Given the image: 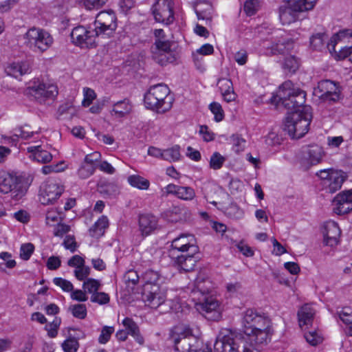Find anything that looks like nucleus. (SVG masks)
I'll list each match as a JSON object with an SVG mask.
<instances>
[{
  "label": "nucleus",
  "instance_id": "nucleus-12",
  "mask_svg": "<svg viewBox=\"0 0 352 352\" xmlns=\"http://www.w3.org/2000/svg\"><path fill=\"white\" fill-rule=\"evenodd\" d=\"M170 340L174 343V349L178 352H190V346L197 343V338L187 336L183 327H173L170 333Z\"/></svg>",
  "mask_w": 352,
  "mask_h": 352
},
{
  "label": "nucleus",
  "instance_id": "nucleus-7",
  "mask_svg": "<svg viewBox=\"0 0 352 352\" xmlns=\"http://www.w3.org/2000/svg\"><path fill=\"white\" fill-rule=\"evenodd\" d=\"M0 192L9 194L11 199L17 201L25 195L26 190L18 177L4 173L0 182Z\"/></svg>",
  "mask_w": 352,
  "mask_h": 352
},
{
  "label": "nucleus",
  "instance_id": "nucleus-51",
  "mask_svg": "<svg viewBox=\"0 0 352 352\" xmlns=\"http://www.w3.org/2000/svg\"><path fill=\"white\" fill-rule=\"evenodd\" d=\"M209 109L214 116L216 122H221L224 118V111L221 105L217 102H213L209 105Z\"/></svg>",
  "mask_w": 352,
  "mask_h": 352
},
{
  "label": "nucleus",
  "instance_id": "nucleus-56",
  "mask_svg": "<svg viewBox=\"0 0 352 352\" xmlns=\"http://www.w3.org/2000/svg\"><path fill=\"white\" fill-rule=\"evenodd\" d=\"M124 278L128 287H133L138 283L140 277L136 271L131 270L125 273Z\"/></svg>",
  "mask_w": 352,
  "mask_h": 352
},
{
  "label": "nucleus",
  "instance_id": "nucleus-60",
  "mask_svg": "<svg viewBox=\"0 0 352 352\" xmlns=\"http://www.w3.org/2000/svg\"><path fill=\"white\" fill-rule=\"evenodd\" d=\"M63 245L71 252H74L77 250L78 245L75 240L74 236L67 235L63 242Z\"/></svg>",
  "mask_w": 352,
  "mask_h": 352
},
{
  "label": "nucleus",
  "instance_id": "nucleus-5",
  "mask_svg": "<svg viewBox=\"0 0 352 352\" xmlns=\"http://www.w3.org/2000/svg\"><path fill=\"white\" fill-rule=\"evenodd\" d=\"M277 96L281 104L288 110H295L305 102V92L294 87L290 80L283 82L278 89Z\"/></svg>",
  "mask_w": 352,
  "mask_h": 352
},
{
  "label": "nucleus",
  "instance_id": "nucleus-3",
  "mask_svg": "<svg viewBox=\"0 0 352 352\" xmlns=\"http://www.w3.org/2000/svg\"><path fill=\"white\" fill-rule=\"evenodd\" d=\"M144 101L147 109L165 113L172 107L173 98L166 85L158 84L151 87L144 95Z\"/></svg>",
  "mask_w": 352,
  "mask_h": 352
},
{
  "label": "nucleus",
  "instance_id": "nucleus-21",
  "mask_svg": "<svg viewBox=\"0 0 352 352\" xmlns=\"http://www.w3.org/2000/svg\"><path fill=\"white\" fill-rule=\"evenodd\" d=\"M352 43V32L349 29H344L333 34L327 44L330 52L338 54L341 46Z\"/></svg>",
  "mask_w": 352,
  "mask_h": 352
},
{
  "label": "nucleus",
  "instance_id": "nucleus-14",
  "mask_svg": "<svg viewBox=\"0 0 352 352\" xmlns=\"http://www.w3.org/2000/svg\"><path fill=\"white\" fill-rule=\"evenodd\" d=\"M64 190V186L60 183L55 180H49L40 190L39 201L43 205L53 204Z\"/></svg>",
  "mask_w": 352,
  "mask_h": 352
},
{
  "label": "nucleus",
  "instance_id": "nucleus-32",
  "mask_svg": "<svg viewBox=\"0 0 352 352\" xmlns=\"http://www.w3.org/2000/svg\"><path fill=\"white\" fill-rule=\"evenodd\" d=\"M315 315V310L308 304H305L301 307L298 311V318L299 325L301 328L303 326L311 324Z\"/></svg>",
  "mask_w": 352,
  "mask_h": 352
},
{
  "label": "nucleus",
  "instance_id": "nucleus-27",
  "mask_svg": "<svg viewBox=\"0 0 352 352\" xmlns=\"http://www.w3.org/2000/svg\"><path fill=\"white\" fill-rule=\"evenodd\" d=\"M217 86L221 91L223 100L227 102L234 101L236 95L234 91L232 81L228 78H220Z\"/></svg>",
  "mask_w": 352,
  "mask_h": 352
},
{
  "label": "nucleus",
  "instance_id": "nucleus-58",
  "mask_svg": "<svg viewBox=\"0 0 352 352\" xmlns=\"http://www.w3.org/2000/svg\"><path fill=\"white\" fill-rule=\"evenodd\" d=\"M114 332L113 327L104 326L101 331V333L98 338V342L100 344H106L109 340Z\"/></svg>",
  "mask_w": 352,
  "mask_h": 352
},
{
  "label": "nucleus",
  "instance_id": "nucleus-15",
  "mask_svg": "<svg viewBox=\"0 0 352 352\" xmlns=\"http://www.w3.org/2000/svg\"><path fill=\"white\" fill-rule=\"evenodd\" d=\"M197 309L209 320H219L221 318V309L217 300L212 296L204 298V302L196 304Z\"/></svg>",
  "mask_w": 352,
  "mask_h": 352
},
{
  "label": "nucleus",
  "instance_id": "nucleus-16",
  "mask_svg": "<svg viewBox=\"0 0 352 352\" xmlns=\"http://www.w3.org/2000/svg\"><path fill=\"white\" fill-rule=\"evenodd\" d=\"M171 42L166 38L155 39L153 45L151 48L152 58L157 63L164 65L170 61L168 54L170 52Z\"/></svg>",
  "mask_w": 352,
  "mask_h": 352
},
{
  "label": "nucleus",
  "instance_id": "nucleus-64",
  "mask_svg": "<svg viewBox=\"0 0 352 352\" xmlns=\"http://www.w3.org/2000/svg\"><path fill=\"white\" fill-rule=\"evenodd\" d=\"M34 247L32 243H25L21 245L20 249V256L23 260H28L32 254Z\"/></svg>",
  "mask_w": 352,
  "mask_h": 352
},
{
  "label": "nucleus",
  "instance_id": "nucleus-63",
  "mask_svg": "<svg viewBox=\"0 0 352 352\" xmlns=\"http://www.w3.org/2000/svg\"><path fill=\"white\" fill-rule=\"evenodd\" d=\"M91 301L92 302L98 303L99 305L107 304L109 302V296L104 292H96L91 296Z\"/></svg>",
  "mask_w": 352,
  "mask_h": 352
},
{
  "label": "nucleus",
  "instance_id": "nucleus-20",
  "mask_svg": "<svg viewBox=\"0 0 352 352\" xmlns=\"http://www.w3.org/2000/svg\"><path fill=\"white\" fill-rule=\"evenodd\" d=\"M352 43V32L349 29H344L333 34L327 44L330 52L338 54L341 46Z\"/></svg>",
  "mask_w": 352,
  "mask_h": 352
},
{
  "label": "nucleus",
  "instance_id": "nucleus-19",
  "mask_svg": "<svg viewBox=\"0 0 352 352\" xmlns=\"http://www.w3.org/2000/svg\"><path fill=\"white\" fill-rule=\"evenodd\" d=\"M333 211L338 214H344L352 210V190L342 191L333 200Z\"/></svg>",
  "mask_w": 352,
  "mask_h": 352
},
{
  "label": "nucleus",
  "instance_id": "nucleus-11",
  "mask_svg": "<svg viewBox=\"0 0 352 352\" xmlns=\"http://www.w3.org/2000/svg\"><path fill=\"white\" fill-rule=\"evenodd\" d=\"M173 0H157L152 7V13L156 22L169 25L174 21Z\"/></svg>",
  "mask_w": 352,
  "mask_h": 352
},
{
  "label": "nucleus",
  "instance_id": "nucleus-50",
  "mask_svg": "<svg viewBox=\"0 0 352 352\" xmlns=\"http://www.w3.org/2000/svg\"><path fill=\"white\" fill-rule=\"evenodd\" d=\"M170 212L177 215V217L175 219V221H185L190 216V211L184 207L174 206L172 208Z\"/></svg>",
  "mask_w": 352,
  "mask_h": 352
},
{
  "label": "nucleus",
  "instance_id": "nucleus-22",
  "mask_svg": "<svg viewBox=\"0 0 352 352\" xmlns=\"http://www.w3.org/2000/svg\"><path fill=\"white\" fill-rule=\"evenodd\" d=\"M164 195H173L178 199L191 201L195 197V190L190 186H177L173 184L167 185L163 190Z\"/></svg>",
  "mask_w": 352,
  "mask_h": 352
},
{
  "label": "nucleus",
  "instance_id": "nucleus-48",
  "mask_svg": "<svg viewBox=\"0 0 352 352\" xmlns=\"http://www.w3.org/2000/svg\"><path fill=\"white\" fill-rule=\"evenodd\" d=\"M100 285L99 280L94 278H88L83 283L82 287L86 292L94 294L98 292Z\"/></svg>",
  "mask_w": 352,
  "mask_h": 352
},
{
  "label": "nucleus",
  "instance_id": "nucleus-6",
  "mask_svg": "<svg viewBox=\"0 0 352 352\" xmlns=\"http://www.w3.org/2000/svg\"><path fill=\"white\" fill-rule=\"evenodd\" d=\"M72 43L81 48H92L96 46V40L100 36L95 28L82 25L75 27L71 32Z\"/></svg>",
  "mask_w": 352,
  "mask_h": 352
},
{
  "label": "nucleus",
  "instance_id": "nucleus-25",
  "mask_svg": "<svg viewBox=\"0 0 352 352\" xmlns=\"http://www.w3.org/2000/svg\"><path fill=\"white\" fill-rule=\"evenodd\" d=\"M5 71L8 76L17 78L23 75L30 73L31 71V66L30 63L27 60L14 62L8 64L6 66Z\"/></svg>",
  "mask_w": 352,
  "mask_h": 352
},
{
  "label": "nucleus",
  "instance_id": "nucleus-23",
  "mask_svg": "<svg viewBox=\"0 0 352 352\" xmlns=\"http://www.w3.org/2000/svg\"><path fill=\"white\" fill-rule=\"evenodd\" d=\"M340 234L341 230L336 222L329 221L325 223L323 235L324 242L327 245L331 247L336 245L339 241Z\"/></svg>",
  "mask_w": 352,
  "mask_h": 352
},
{
  "label": "nucleus",
  "instance_id": "nucleus-57",
  "mask_svg": "<svg viewBox=\"0 0 352 352\" xmlns=\"http://www.w3.org/2000/svg\"><path fill=\"white\" fill-rule=\"evenodd\" d=\"M325 38L326 35L323 33H318L315 35H313L310 38L311 45L315 50H320L324 45Z\"/></svg>",
  "mask_w": 352,
  "mask_h": 352
},
{
  "label": "nucleus",
  "instance_id": "nucleus-17",
  "mask_svg": "<svg viewBox=\"0 0 352 352\" xmlns=\"http://www.w3.org/2000/svg\"><path fill=\"white\" fill-rule=\"evenodd\" d=\"M159 229V220L156 216L150 213L139 215L138 230L142 237L150 236Z\"/></svg>",
  "mask_w": 352,
  "mask_h": 352
},
{
  "label": "nucleus",
  "instance_id": "nucleus-41",
  "mask_svg": "<svg viewBox=\"0 0 352 352\" xmlns=\"http://www.w3.org/2000/svg\"><path fill=\"white\" fill-rule=\"evenodd\" d=\"M224 213L233 219H240L243 217L244 212L236 204H231L224 210Z\"/></svg>",
  "mask_w": 352,
  "mask_h": 352
},
{
  "label": "nucleus",
  "instance_id": "nucleus-39",
  "mask_svg": "<svg viewBox=\"0 0 352 352\" xmlns=\"http://www.w3.org/2000/svg\"><path fill=\"white\" fill-rule=\"evenodd\" d=\"M339 318L343 323L342 327L346 335L352 336V314L345 309L338 312Z\"/></svg>",
  "mask_w": 352,
  "mask_h": 352
},
{
  "label": "nucleus",
  "instance_id": "nucleus-36",
  "mask_svg": "<svg viewBox=\"0 0 352 352\" xmlns=\"http://www.w3.org/2000/svg\"><path fill=\"white\" fill-rule=\"evenodd\" d=\"M212 289V283L208 278L198 277L195 282L194 287L192 289V294L195 296L200 294L204 296L208 294Z\"/></svg>",
  "mask_w": 352,
  "mask_h": 352
},
{
  "label": "nucleus",
  "instance_id": "nucleus-8",
  "mask_svg": "<svg viewBox=\"0 0 352 352\" xmlns=\"http://www.w3.org/2000/svg\"><path fill=\"white\" fill-rule=\"evenodd\" d=\"M94 28L99 35L111 36L117 28V18L112 10L100 12L94 21Z\"/></svg>",
  "mask_w": 352,
  "mask_h": 352
},
{
  "label": "nucleus",
  "instance_id": "nucleus-43",
  "mask_svg": "<svg viewBox=\"0 0 352 352\" xmlns=\"http://www.w3.org/2000/svg\"><path fill=\"white\" fill-rule=\"evenodd\" d=\"M226 157L219 152H214L210 157L209 166L211 169L219 170L221 168L226 162Z\"/></svg>",
  "mask_w": 352,
  "mask_h": 352
},
{
  "label": "nucleus",
  "instance_id": "nucleus-59",
  "mask_svg": "<svg viewBox=\"0 0 352 352\" xmlns=\"http://www.w3.org/2000/svg\"><path fill=\"white\" fill-rule=\"evenodd\" d=\"M258 0H246L244 4V11L248 15L252 16L258 10Z\"/></svg>",
  "mask_w": 352,
  "mask_h": 352
},
{
  "label": "nucleus",
  "instance_id": "nucleus-46",
  "mask_svg": "<svg viewBox=\"0 0 352 352\" xmlns=\"http://www.w3.org/2000/svg\"><path fill=\"white\" fill-rule=\"evenodd\" d=\"M46 223L49 226H53L54 223H58L63 220L61 213L57 209L50 208L46 212Z\"/></svg>",
  "mask_w": 352,
  "mask_h": 352
},
{
  "label": "nucleus",
  "instance_id": "nucleus-49",
  "mask_svg": "<svg viewBox=\"0 0 352 352\" xmlns=\"http://www.w3.org/2000/svg\"><path fill=\"white\" fill-rule=\"evenodd\" d=\"M69 309L75 318L84 319L87 316V308L83 304L71 305Z\"/></svg>",
  "mask_w": 352,
  "mask_h": 352
},
{
  "label": "nucleus",
  "instance_id": "nucleus-4",
  "mask_svg": "<svg viewBox=\"0 0 352 352\" xmlns=\"http://www.w3.org/2000/svg\"><path fill=\"white\" fill-rule=\"evenodd\" d=\"M24 45L35 53L43 54L54 44L52 35L46 30L32 27L23 35Z\"/></svg>",
  "mask_w": 352,
  "mask_h": 352
},
{
  "label": "nucleus",
  "instance_id": "nucleus-28",
  "mask_svg": "<svg viewBox=\"0 0 352 352\" xmlns=\"http://www.w3.org/2000/svg\"><path fill=\"white\" fill-rule=\"evenodd\" d=\"M307 155L305 157L308 167L321 162L324 155V151L319 145H311L307 148Z\"/></svg>",
  "mask_w": 352,
  "mask_h": 352
},
{
  "label": "nucleus",
  "instance_id": "nucleus-45",
  "mask_svg": "<svg viewBox=\"0 0 352 352\" xmlns=\"http://www.w3.org/2000/svg\"><path fill=\"white\" fill-rule=\"evenodd\" d=\"M299 60L295 56H289L285 58L283 68L289 72L294 73L299 67Z\"/></svg>",
  "mask_w": 352,
  "mask_h": 352
},
{
  "label": "nucleus",
  "instance_id": "nucleus-34",
  "mask_svg": "<svg viewBox=\"0 0 352 352\" xmlns=\"http://www.w3.org/2000/svg\"><path fill=\"white\" fill-rule=\"evenodd\" d=\"M109 227V219L106 216H102L89 228V235L92 237L99 238L102 236L105 230Z\"/></svg>",
  "mask_w": 352,
  "mask_h": 352
},
{
  "label": "nucleus",
  "instance_id": "nucleus-52",
  "mask_svg": "<svg viewBox=\"0 0 352 352\" xmlns=\"http://www.w3.org/2000/svg\"><path fill=\"white\" fill-rule=\"evenodd\" d=\"M34 135L29 126H23L16 128L14 130L13 137L21 138L24 140L30 138Z\"/></svg>",
  "mask_w": 352,
  "mask_h": 352
},
{
  "label": "nucleus",
  "instance_id": "nucleus-40",
  "mask_svg": "<svg viewBox=\"0 0 352 352\" xmlns=\"http://www.w3.org/2000/svg\"><path fill=\"white\" fill-rule=\"evenodd\" d=\"M128 182L133 187H135L141 190H146L149 187V182L148 180L143 178L140 175H131L128 177Z\"/></svg>",
  "mask_w": 352,
  "mask_h": 352
},
{
  "label": "nucleus",
  "instance_id": "nucleus-29",
  "mask_svg": "<svg viewBox=\"0 0 352 352\" xmlns=\"http://www.w3.org/2000/svg\"><path fill=\"white\" fill-rule=\"evenodd\" d=\"M195 254H190V252L177 254L173 256L177 265L185 272L192 271L196 264V258L194 255Z\"/></svg>",
  "mask_w": 352,
  "mask_h": 352
},
{
  "label": "nucleus",
  "instance_id": "nucleus-61",
  "mask_svg": "<svg viewBox=\"0 0 352 352\" xmlns=\"http://www.w3.org/2000/svg\"><path fill=\"white\" fill-rule=\"evenodd\" d=\"M54 283L60 287L64 292H69L74 289L72 283L62 278H54L53 279Z\"/></svg>",
  "mask_w": 352,
  "mask_h": 352
},
{
  "label": "nucleus",
  "instance_id": "nucleus-10",
  "mask_svg": "<svg viewBox=\"0 0 352 352\" xmlns=\"http://www.w3.org/2000/svg\"><path fill=\"white\" fill-rule=\"evenodd\" d=\"M28 89L30 94L41 104L54 100L58 93L56 85L38 81L34 82Z\"/></svg>",
  "mask_w": 352,
  "mask_h": 352
},
{
  "label": "nucleus",
  "instance_id": "nucleus-37",
  "mask_svg": "<svg viewBox=\"0 0 352 352\" xmlns=\"http://www.w3.org/2000/svg\"><path fill=\"white\" fill-rule=\"evenodd\" d=\"M345 178L346 177L342 171L336 170L335 172H332L328 184L329 191L334 192L339 190L345 180Z\"/></svg>",
  "mask_w": 352,
  "mask_h": 352
},
{
  "label": "nucleus",
  "instance_id": "nucleus-26",
  "mask_svg": "<svg viewBox=\"0 0 352 352\" xmlns=\"http://www.w3.org/2000/svg\"><path fill=\"white\" fill-rule=\"evenodd\" d=\"M279 7V19L283 25H289L298 19V10H294V6L290 3Z\"/></svg>",
  "mask_w": 352,
  "mask_h": 352
},
{
  "label": "nucleus",
  "instance_id": "nucleus-2",
  "mask_svg": "<svg viewBox=\"0 0 352 352\" xmlns=\"http://www.w3.org/2000/svg\"><path fill=\"white\" fill-rule=\"evenodd\" d=\"M311 119L310 107H304L300 111L295 110L288 113L284 130L292 138L299 139L308 132Z\"/></svg>",
  "mask_w": 352,
  "mask_h": 352
},
{
  "label": "nucleus",
  "instance_id": "nucleus-55",
  "mask_svg": "<svg viewBox=\"0 0 352 352\" xmlns=\"http://www.w3.org/2000/svg\"><path fill=\"white\" fill-rule=\"evenodd\" d=\"M60 318H56L52 322L45 326V330L50 338H55L58 334V329L60 324Z\"/></svg>",
  "mask_w": 352,
  "mask_h": 352
},
{
  "label": "nucleus",
  "instance_id": "nucleus-62",
  "mask_svg": "<svg viewBox=\"0 0 352 352\" xmlns=\"http://www.w3.org/2000/svg\"><path fill=\"white\" fill-rule=\"evenodd\" d=\"M34 159L38 162L45 164L52 160V155L50 152L41 148L35 153Z\"/></svg>",
  "mask_w": 352,
  "mask_h": 352
},
{
  "label": "nucleus",
  "instance_id": "nucleus-35",
  "mask_svg": "<svg viewBox=\"0 0 352 352\" xmlns=\"http://www.w3.org/2000/svg\"><path fill=\"white\" fill-rule=\"evenodd\" d=\"M132 110V104L129 100L124 99L113 104L111 115H116L118 118H123L130 113Z\"/></svg>",
  "mask_w": 352,
  "mask_h": 352
},
{
  "label": "nucleus",
  "instance_id": "nucleus-42",
  "mask_svg": "<svg viewBox=\"0 0 352 352\" xmlns=\"http://www.w3.org/2000/svg\"><path fill=\"white\" fill-rule=\"evenodd\" d=\"M180 147L178 145H175L174 146L164 150V160H166L168 162H175L179 160L181 154H180Z\"/></svg>",
  "mask_w": 352,
  "mask_h": 352
},
{
  "label": "nucleus",
  "instance_id": "nucleus-18",
  "mask_svg": "<svg viewBox=\"0 0 352 352\" xmlns=\"http://www.w3.org/2000/svg\"><path fill=\"white\" fill-rule=\"evenodd\" d=\"M148 289L147 287L145 292H142V299L147 306L156 309L164 303L166 295L160 286H154L153 289L149 290Z\"/></svg>",
  "mask_w": 352,
  "mask_h": 352
},
{
  "label": "nucleus",
  "instance_id": "nucleus-38",
  "mask_svg": "<svg viewBox=\"0 0 352 352\" xmlns=\"http://www.w3.org/2000/svg\"><path fill=\"white\" fill-rule=\"evenodd\" d=\"M287 3H290L294 10L299 12L310 10L315 6L317 0H283Z\"/></svg>",
  "mask_w": 352,
  "mask_h": 352
},
{
  "label": "nucleus",
  "instance_id": "nucleus-30",
  "mask_svg": "<svg viewBox=\"0 0 352 352\" xmlns=\"http://www.w3.org/2000/svg\"><path fill=\"white\" fill-rule=\"evenodd\" d=\"M122 324L125 328V331L129 335H131L135 340L140 345L144 342V339L141 335L140 329L138 324L130 318H125Z\"/></svg>",
  "mask_w": 352,
  "mask_h": 352
},
{
  "label": "nucleus",
  "instance_id": "nucleus-13",
  "mask_svg": "<svg viewBox=\"0 0 352 352\" xmlns=\"http://www.w3.org/2000/svg\"><path fill=\"white\" fill-rule=\"evenodd\" d=\"M170 254L173 256L177 254L190 252V254L198 252V247L195 245V239L193 235L182 234L173 239L171 242Z\"/></svg>",
  "mask_w": 352,
  "mask_h": 352
},
{
  "label": "nucleus",
  "instance_id": "nucleus-1",
  "mask_svg": "<svg viewBox=\"0 0 352 352\" xmlns=\"http://www.w3.org/2000/svg\"><path fill=\"white\" fill-rule=\"evenodd\" d=\"M242 327L243 333H221L214 344L213 352H259L258 346L270 339V319L255 309H248L243 313Z\"/></svg>",
  "mask_w": 352,
  "mask_h": 352
},
{
  "label": "nucleus",
  "instance_id": "nucleus-33",
  "mask_svg": "<svg viewBox=\"0 0 352 352\" xmlns=\"http://www.w3.org/2000/svg\"><path fill=\"white\" fill-rule=\"evenodd\" d=\"M194 10L199 20H205L206 22L211 21L213 9L210 3H199L195 6Z\"/></svg>",
  "mask_w": 352,
  "mask_h": 352
},
{
  "label": "nucleus",
  "instance_id": "nucleus-47",
  "mask_svg": "<svg viewBox=\"0 0 352 352\" xmlns=\"http://www.w3.org/2000/svg\"><path fill=\"white\" fill-rule=\"evenodd\" d=\"M232 144V149L236 153L243 151L245 147V140L239 134H233L230 137Z\"/></svg>",
  "mask_w": 352,
  "mask_h": 352
},
{
  "label": "nucleus",
  "instance_id": "nucleus-44",
  "mask_svg": "<svg viewBox=\"0 0 352 352\" xmlns=\"http://www.w3.org/2000/svg\"><path fill=\"white\" fill-rule=\"evenodd\" d=\"M79 346L78 338L74 337H69L61 344L64 352H77Z\"/></svg>",
  "mask_w": 352,
  "mask_h": 352
},
{
  "label": "nucleus",
  "instance_id": "nucleus-54",
  "mask_svg": "<svg viewBox=\"0 0 352 352\" xmlns=\"http://www.w3.org/2000/svg\"><path fill=\"white\" fill-rule=\"evenodd\" d=\"M96 170V166L82 163L78 170V175L81 179H87L92 175Z\"/></svg>",
  "mask_w": 352,
  "mask_h": 352
},
{
  "label": "nucleus",
  "instance_id": "nucleus-53",
  "mask_svg": "<svg viewBox=\"0 0 352 352\" xmlns=\"http://www.w3.org/2000/svg\"><path fill=\"white\" fill-rule=\"evenodd\" d=\"M305 338L311 346H316L322 342V337L316 331H311L305 333Z\"/></svg>",
  "mask_w": 352,
  "mask_h": 352
},
{
  "label": "nucleus",
  "instance_id": "nucleus-9",
  "mask_svg": "<svg viewBox=\"0 0 352 352\" xmlns=\"http://www.w3.org/2000/svg\"><path fill=\"white\" fill-rule=\"evenodd\" d=\"M314 94L321 102L333 104L340 100V89L335 82L324 80L318 82L317 88L314 89Z\"/></svg>",
  "mask_w": 352,
  "mask_h": 352
},
{
  "label": "nucleus",
  "instance_id": "nucleus-24",
  "mask_svg": "<svg viewBox=\"0 0 352 352\" xmlns=\"http://www.w3.org/2000/svg\"><path fill=\"white\" fill-rule=\"evenodd\" d=\"M294 48V42L291 39L281 38L277 42L266 48L265 54L267 56H274L278 54L285 55L289 53Z\"/></svg>",
  "mask_w": 352,
  "mask_h": 352
},
{
  "label": "nucleus",
  "instance_id": "nucleus-31",
  "mask_svg": "<svg viewBox=\"0 0 352 352\" xmlns=\"http://www.w3.org/2000/svg\"><path fill=\"white\" fill-rule=\"evenodd\" d=\"M160 275L158 272L153 270L145 271L142 275V292H145L147 287H149V290L153 289L154 286H160Z\"/></svg>",
  "mask_w": 352,
  "mask_h": 352
}]
</instances>
